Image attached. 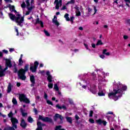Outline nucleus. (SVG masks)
Listing matches in <instances>:
<instances>
[{
  "label": "nucleus",
  "mask_w": 130,
  "mask_h": 130,
  "mask_svg": "<svg viewBox=\"0 0 130 130\" xmlns=\"http://www.w3.org/2000/svg\"><path fill=\"white\" fill-rule=\"evenodd\" d=\"M74 19H75V17L74 16H72L70 18V20L71 22H73L74 21Z\"/></svg>",
  "instance_id": "56"
},
{
  "label": "nucleus",
  "mask_w": 130,
  "mask_h": 130,
  "mask_svg": "<svg viewBox=\"0 0 130 130\" xmlns=\"http://www.w3.org/2000/svg\"><path fill=\"white\" fill-rule=\"evenodd\" d=\"M54 89L56 91H59V88H58V86H57V84H55L54 85Z\"/></svg>",
  "instance_id": "34"
},
{
  "label": "nucleus",
  "mask_w": 130,
  "mask_h": 130,
  "mask_svg": "<svg viewBox=\"0 0 130 130\" xmlns=\"http://www.w3.org/2000/svg\"><path fill=\"white\" fill-rule=\"evenodd\" d=\"M100 57L101 58H105V56L104 54L100 55Z\"/></svg>",
  "instance_id": "62"
},
{
  "label": "nucleus",
  "mask_w": 130,
  "mask_h": 130,
  "mask_svg": "<svg viewBox=\"0 0 130 130\" xmlns=\"http://www.w3.org/2000/svg\"><path fill=\"white\" fill-rule=\"evenodd\" d=\"M66 119L67 122H69V123H70V124H72L73 123V120L72 119V117H66Z\"/></svg>",
  "instance_id": "23"
},
{
  "label": "nucleus",
  "mask_w": 130,
  "mask_h": 130,
  "mask_svg": "<svg viewBox=\"0 0 130 130\" xmlns=\"http://www.w3.org/2000/svg\"><path fill=\"white\" fill-rule=\"evenodd\" d=\"M20 125L22 128H25L27 127V123H26V121H25L24 119L21 120Z\"/></svg>",
  "instance_id": "12"
},
{
  "label": "nucleus",
  "mask_w": 130,
  "mask_h": 130,
  "mask_svg": "<svg viewBox=\"0 0 130 130\" xmlns=\"http://www.w3.org/2000/svg\"><path fill=\"white\" fill-rule=\"evenodd\" d=\"M98 94L100 96H105V93L104 92H103V91H99V92L98 93Z\"/></svg>",
  "instance_id": "31"
},
{
  "label": "nucleus",
  "mask_w": 130,
  "mask_h": 130,
  "mask_svg": "<svg viewBox=\"0 0 130 130\" xmlns=\"http://www.w3.org/2000/svg\"><path fill=\"white\" fill-rule=\"evenodd\" d=\"M70 4H72V5L75 4V0H71L70 1H69L66 4V5H70Z\"/></svg>",
  "instance_id": "36"
},
{
  "label": "nucleus",
  "mask_w": 130,
  "mask_h": 130,
  "mask_svg": "<svg viewBox=\"0 0 130 130\" xmlns=\"http://www.w3.org/2000/svg\"><path fill=\"white\" fill-rule=\"evenodd\" d=\"M64 17L65 18V19H66V21H71V19H70V17H69V14L66 13L64 16Z\"/></svg>",
  "instance_id": "28"
},
{
  "label": "nucleus",
  "mask_w": 130,
  "mask_h": 130,
  "mask_svg": "<svg viewBox=\"0 0 130 130\" xmlns=\"http://www.w3.org/2000/svg\"><path fill=\"white\" fill-rule=\"evenodd\" d=\"M54 121H57V119L59 118L60 120V123H63V117L61 116V115L56 113L55 115L53 117Z\"/></svg>",
  "instance_id": "7"
},
{
  "label": "nucleus",
  "mask_w": 130,
  "mask_h": 130,
  "mask_svg": "<svg viewBox=\"0 0 130 130\" xmlns=\"http://www.w3.org/2000/svg\"><path fill=\"white\" fill-rule=\"evenodd\" d=\"M84 45L85 48H86V49L87 50H89V51H91V49H89V46L88 45L86 44V43H84Z\"/></svg>",
  "instance_id": "44"
},
{
  "label": "nucleus",
  "mask_w": 130,
  "mask_h": 130,
  "mask_svg": "<svg viewBox=\"0 0 130 130\" xmlns=\"http://www.w3.org/2000/svg\"><path fill=\"white\" fill-rule=\"evenodd\" d=\"M16 16L17 17L12 13H9V17L12 21H15L18 26L23 27V24H22V23L24 22V16L21 17V14L19 13L16 14Z\"/></svg>",
  "instance_id": "2"
},
{
  "label": "nucleus",
  "mask_w": 130,
  "mask_h": 130,
  "mask_svg": "<svg viewBox=\"0 0 130 130\" xmlns=\"http://www.w3.org/2000/svg\"><path fill=\"white\" fill-rule=\"evenodd\" d=\"M37 67H35V66H31L29 68V70L32 73H36V72L37 71Z\"/></svg>",
  "instance_id": "17"
},
{
  "label": "nucleus",
  "mask_w": 130,
  "mask_h": 130,
  "mask_svg": "<svg viewBox=\"0 0 130 130\" xmlns=\"http://www.w3.org/2000/svg\"><path fill=\"white\" fill-rule=\"evenodd\" d=\"M21 8L23 9L26 8V4L25 3V2H23L22 4L21 5Z\"/></svg>",
  "instance_id": "45"
},
{
  "label": "nucleus",
  "mask_w": 130,
  "mask_h": 130,
  "mask_svg": "<svg viewBox=\"0 0 130 130\" xmlns=\"http://www.w3.org/2000/svg\"><path fill=\"white\" fill-rule=\"evenodd\" d=\"M89 122H90V123H95V120H94V119L92 118H90L89 119Z\"/></svg>",
  "instance_id": "47"
},
{
  "label": "nucleus",
  "mask_w": 130,
  "mask_h": 130,
  "mask_svg": "<svg viewBox=\"0 0 130 130\" xmlns=\"http://www.w3.org/2000/svg\"><path fill=\"white\" fill-rule=\"evenodd\" d=\"M75 119L76 120H79V119H80V117H79V116H78V115H75Z\"/></svg>",
  "instance_id": "55"
},
{
  "label": "nucleus",
  "mask_w": 130,
  "mask_h": 130,
  "mask_svg": "<svg viewBox=\"0 0 130 130\" xmlns=\"http://www.w3.org/2000/svg\"><path fill=\"white\" fill-rule=\"evenodd\" d=\"M52 23L55 24L57 27L59 26V22L57 21V17L56 16H54V18L52 19Z\"/></svg>",
  "instance_id": "14"
},
{
  "label": "nucleus",
  "mask_w": 130,
  "mask_h": 130,
  "mask_svg": "<svg viewBox=\"0 0 130 130\" xmlns=\"http://www.w3.org/2000/svg\"><path fill=\"white\" fill-rule=\"evenodd\" d=\"M37 128H36V130H43V128L41 127V126H39V124H37Z\"/></svg>",
  "instance_id": "42"
},
{
  "label": "nucleus",
  "mask_w": 130,
  "mask_h": 130,
  "mask_svg": "<svg viewBox=\"0 0 130 130\" xmlns=\"http://www.w3.org/2000/svg\"><path fill=\"white\" fill-rule=\"evenodd\" d=\"M48 87L49 89H52V88H53V84L50 82L48 83Z\"/></svg>",
  "instance_id": "41"
},
{
  "label": "nucleus",
  "mask_w": 130,
  "mask_h": 130,
  "mask_svg": "<svg viewBox=\"0 0 130 130\" xmlns=\"http://www.w3.org/2000/svg\"><path fill=\"white\" fill-rule=\"evenodd\" d=\"M9 9L11 12H13L15 9V6L9 4Z\"/></svg>",
  "instance_id": "30"
},
{
  "label": "nucleus",
  "mask_w": 130,
  "mask_h": 130,
  "mask_svg": "<svg viewBox=\"0 0 130 130\" xmlns=\"http://www.w3.org/2000/svg\"><path fill=\"white\" fill-rule=\"evenodd\" d=\"M96 46L99 45H103V43H102V40H99L98 41L97 43L96 44Z\"/></svg>",
  "instance_id": "29"
},
{
  "label": "nucleus",
  "mask_w": 130,
  "mask_h": 130,
  "mask_svg": "<svg viewBox=\"0 0 130 130\" xmlns=\"http://www.w3.org/2000/svg\"><path fill=\"white\" fill-rule=\"evenodd\" d=\"M6 67H8V68H11L13 67V64H12V61L10 59H6Z\"/></svg>",
  "instance_id": "13"
},
{
  "label": "nucleus",
  "mask_w": 130,
  "mask_h": 130,
  "mask_svg": "<svg viewBox=\"0 0 130 130\" xmlns=\"http://www.w3.org/2000/svg\"><path fill=\"white\" fill-rule=\"evenodd\" d=\"M61 10H67V7L66 6H63L61 8Z\"/></svg>",
  "instance_id": "63"
},
{
  "label": "nucleus",
  "mask_w": 130,
  "mask_h": 130,
  "mask_svg": "<svg viewBox=\"0 0 130 130\" xmlns=\"http://www.w3.org/2000/svg\"><path fill=\"white\" fill-rule=\"evenodd\" d=\"M107 51V49H104L103 51V54H105Z\"/></svg>",
  "instance_id": "61"
},
{
  "label": "nucleus",
  "mask_w": 130,
  "mask_h": 130,
  "mask_svg": "<svg viewBox=\"0 0 130 130\" xmlns=\"http://www.w3.org/2000/svg\"><path fill=\"white\" fill-rule=\"evenodd\" d=\"M93 112L92 110L90 111V113H89L90 117H92L93 116Z\"/></svg>",
  "instance_id": "49"
},
{
  "label": "nucleus",
  "mask_w": 130,
  "mask_h": 130,
  "mask_svg": "<svg viewBox=\"0 0 130 130\" xmlns=\"http://www.w3.org/2000/svg\"><path fill=\"white\" fill-rule=\"evenodd\" d=\"M6 76V74H5V72L3 70L0 71V78H2V77H4Z\"/></svg>",
  "instance_id": "35"
},
{
  "label": "nucleus",
  "mask_w": 130,
  "mask_h": 130,
  "mask_svg": "<svg viewBox=\"0 0 130 130\" xmlns=\"http://www.w3.org/2000/svg\"><path fill=\"white\" fill-rule=\"evenodd\" d=\"M29 67H30V66L29 65V64H26L24 66V68L23 69V70L24 71V72L25 73H27V72H29Z\"/></svg>",
  "instance_id": "21"
},
{
  "label": "nucleus",
  "mask_w": 130,
  "mask_h": 130,
  "mask_svg": "<svg viewBox=\"0 0 130 130\" xmlns=\"http://www.w3.org/2000/svg\"><path fill=\"white\" fill-rule=\"evenodd\" d=\"M11 122L12 124H16L18 123L19 122V121L18 120V119L14 117H12L11 118Z\"/></svg>",
  "instance_id": "20"
},
{
  "label": "nucleus",
  "mask_w": 130,
  "mask_h": 130,
  "mask_svg": "<svg viewBox=\"0 0 130 130\" xmlns=\"http://www.w3.org/2000/svg\"><path fill=\"white\" fill-rule=\"evenodd\" d=\"M115 86H116V89H120L121 90L122 94L123 93V91H126V90H127V86L122 85L120 82L117 83Z\"/></svg>",
  "instance_id": "6"
},
{
  "label": "nucleus",
  "mask_w": 130,
  "mask_h": 130,
  "mask_svg": "<svg viewBox=\"0 0 130 130\" xmlns=\"http://www.w3.org/2000/svg\"><path fill=\"white\" fill-rule=\"evenodd\" d=\"M18 76L19 77V79L22 80L23 81H25L26 80V72H24V69L21 68L17 72Z\"/></svg>",
  "instance_id": "3"
},
{
  "label": "nucleus",
  "mask_w": 130,
  "mask_h": 130,
  "mask_svg": "<svg viewBox=\"0 0 130 130\" xmlns=\"http://www.w3.org/2000/svg\"><path fill=\"white\" fill-rule=\"evenodd\" d=\"M95 122L98 124H99L100 125H101V124H103L105 126L107 124V122L105 120H102L101 119H99L98 120H95Z\"/></svg>",
  "instance_id": "9"
},
{
  "label": "nucleus",
  "mask_w": 130,
  "mask_h": 130,
  "mask_svg": "<svg viewBox=\"0 0 130 130\" xmlns=\"http://www.w3.org/2000/svg\"><path fill=\"white\" fill-rule=\"evenodd\" d=\"M123 39H124V40H126L127 39H128V36L124 35L123 36Z\"/></svg>",
  "instance_id": "52"
},
{
  "label": "nucleus",
  "mask_w": 130,
  "mask_h": 130,
  "mask_svg": "<svg viewBox=\"0 0 130 130\" xmlns=\"http://www.w3.org/2000/svg\"><path fill=\"white\" fill-rule=\"evenodd\" d=\"M39 119L40 120H42L44 122H49L50 123H52V124H54V122H53V120L52 118L48 117H43L42 115L39 116Z\"/></svg>",
  "instance_id": "4"
},
{
  "label": "nucleus",
  "mask_w": 130,
  "mask_h": 130,
  "mask_svg": "<svg viewBox=\"0 0 130 130\" xmlns=\"http://www.w3.org/2000/svg\"><path fill=\"white\" fill-rule=\"evenodd\" d=\"M56 108H58V109H64V110H67V107L64 105L60 106H59V104H57L56 105Z\"/></svg>",
  "instance_id": "18"
},
{
  "label": "nucleus",
  "mask_w": 130,
  "mask_h": 130,
  "mask_svg": "<svg viewBox=\"0 0 130 130\" xmlns=\"http://www.w3.org/2000/svg\"><path fill=\"white\" fill-rule=\"evenodd\" d=\"M46 74L47 76V77H49V76H51L50 75V72L49 71H47Z\"/></svg>",
  "instance_id": "53"
},
{
  "label": "nucleus",
  "mask_w": 130,
  "mask_h": 130,
  "mask_svg": "<svg viewBox=\"0 0 130 130\" xmlns=\"http://www.w3.org/2000/svg\"><path fill=\"white\" fill-rule=\"evenodd\" d=\"M44 32L46 35V36H47L48 37H49V36H50V34H49V32H48V31L45 29H44Z\"/></svg>",
  "instance_id": "37"
},
{
  "label": "nucleus",
  "mask_w": 130,
  "mask_h": 130,
  "mask_svg": "<svg viewBox=\"0 0 130 130\" xmlns=\"http://www.w3.org/2000/svg\"><path fill=\"white\" fill-rule=\"evenodd\" d=\"M30 81L31 83L30 84V87H34V86H35V84H36L35 82V77H34V75H31L30 76Z\"/></svg>",
  "instance_id": "11"
},
{
  "label": "nucleus",
  "mask_w": 130,
  "mask_h": 130,
  "mask_svg": "<svg viewBox=\"0 0 130 130\" xmlns=\"http://www.w3.org/2000/svg\"><path fill=\"white\" fill-rule=\"evenodd\" d=\"M14 127H15V128H17V126L16 124H12V127L10 126L5 127L3 130H16Z\"/></svg>",
  "instance_id": "10"
},
{
  "label": "nucleus",
  "mask_w": 130,
  "mask_h": 130,
  "mask_svg": "<svg viewBox=\"0 0 130 130\" xmlns=\"http://www.w3.org/2000/svg\"><path fill=\"white\" fill-rule=\"evenodd\" d=\"M12 87L13 85H12V84H11V83H9L7 87V93H11Z\"/></svg>",
  "instance_id": "19"
},
{
  "label": "nucleus",
  "mask_w": 130,
  "mask_h": 130,
  "mask_svg": "<svg viewBox=\"0 0 130 130\" xmlns=\"http://www.w3.org/2000/svg\"><path fill=\"white\" fill-rule=\"evenodd\" d=\"M27 121L30 123H32L33 121H34V120H33V118L31 116H29L27 118Z\"/></svg>",
  "instance_id": "27"
},
{
  "label": "nucleus",
  "mask_w": 130,
  "mask_h": 130,
  "mask_svg": "<svg viewBox=\"0 0 130 130\" xmlns=\"http://www.w3.org/2000/svg\"><path fill=\"white\" fill-rule=\"evenodd\" d=\"M37 124H38L41 127H42L43 126H46V124L44 123H42L41 121H37Z\"/></svg>",
  "instance_id": "24"
},
{
  "label": "nucleus",
  "mask_w": 130,
  "mask_h": 130,
  "mask_svg": "<svg viewBox=\"0 0 130 130\" xmlns=\"http://www.w3.org/2000/svg\"><path fill=\"white\" fill-rule=\"evenodd\" d=\"M19 100L20 102H24L26 104H29L30 103V100L27 98V96L25 94H20L19 95Z\"/></svg>",
  "instance_id": "5"
},
{
  "label": "nucleus",
  "mask_w": 130,
  "mask_h": 130,
  "mask_svg": "<svg viewBox=\"0 0 130 130\" xmlns=\"http://www.w3.org/2000/svg\"><path fill=\"white\" fill-rule=\"evenodd\" d=\"M69 103L71 105H74V101L72 99H69Z\"/></svg>",
  "instance_id": "40"
},
{
  "label": "nucleus",
  "mask_w": 130,
  "mask_h": 130,
  "mask_svg": "<svg viewBox=\"0 0 130 130\" xmlns=\"http://www.w3.org/2000/svg\"><path fill=\"white\" fill-rule=\"evenodd\" d=\"M90 88L89 89L90 92H91L92 94H96L97 93V89L96 88H97V86H96V85L92 84L90 86Z\"/></svg>",
  "instance_id": "8"
},
{
  "label": "nucleus",
  "mask_w": 130,
  "mask_h": 130,
  "mask_svg": "<svg viewBox=\"0 0 130 130\" xmlns=\"http://www.w3.org/2000/svg\"><path fill=\"white\" fill-rule=\"evenodd\" d=\"M36 24H40L41 27H42V28H43V27H44V24H43V22H42V21L41 20H40L39 18H38L36 20Z\"/></svg>",
  "instance_id": "16"
},
{
  "label": "nucleus",
  "mask_w": 130,
  "mask_h": 130,
  "mask_svg": "<svg viewBox=\"0 0 130 130\" xmlns=\"http://www.w3.org/2000/svg\"><path fill=\"white\" fill-rule=\"evenodd\" d=\"M55 3H56V10H58L59 9V3H58V0H55Z\"/></svg>",
  "instance_id": "26"
},
{
  "label": "nucleus",
  "mask_w": 130,
  "mask_h": 130,
  "mask_svg": "<svg viewBox=\"0 0 130 130\" xmlns=\"http://www.w3.org/2000/svg\"><path fill=\"white\" fill-rule=\"evenodd\" d=\"M27 7H30V1L29 0H26L25 1Z\"/></svg>",
  "instance_id": "48"
},
{
  "label": "nucleus",
  "mask_w": 130,
  "mask_h": 130,
  "mask_svg": "<svg viewBox=\"0 0 130 130\" xmlns=\"http://www.w3.org/2000/svg\"><path fill=\"white\" fill-rule=\"evenodd\" d=\"M25 111V110H23L22 108H20V112L22 114V115L23 117H25V116H27L28 115V113L24 112Z\"/></svg>",
  "instance_id": "22"
},
{
  "label": "nucleus",
  "mask_w": 130,
  "mask_h": 130,
  "mask_svg": "<svg viewBox=\"0 0 130 130\" xmlns=\"http://www.w3.org/2000/svg\"><path fill=\"white\" fill-rule=\"evenodd\" d=\"M34 111L36 115L38 114V111L37 110V109H36V108L34 109Z\"/></svg>",
  "instance_id": "50"
},
{
  "label": "nucleus",
  "mask_w": 130,
  "mask_h": 130,
  "mask_svg": "<svg viewBox=\"0 0 130 130\" xmlns=\"http://www.w3.org/2000/svg\"><path fill=\"white\" fill-rule=\"evenodd\" d=\"M126 23H127V24H128V25H130V19H127L126 20Z\"/></svg>",
  "instance_id": "64"
},
{
  "label": "nucleus",
  "mask_w": 130,
  "mask_h": 130,
  "mask_svg": "<svg viewBox=\"0 0 130 130\" xmlns=\"http://www.w3.org/2000/svg\"><path fill=\"white\" fill-rule=\"evenodd\" d=\"M74 9L75 10H76V16H77V17H79L80 16H81V12L80 11V9L79 8V7L78 6H76L74 7Z\"/></svg>",
  "instance_id": "15"
},
{
  "label": "nucleus",
  "mask_w": 130,
  "mask_h": 130,
  "mask_svg": "<svg viewBox=\"0 0 130 130\" xmlns=\"http://www.w3.org/2000/svg\"><path fill=\"white\" fill-rule=\"evenodd\" d=\"M9 117H13V112H10L9 114H8Z\"/></svg>",
  "instance_id": "51"
},
{
  "label": "nucleus",
  "mask_w": 130,
  "mask_h": 130,
  "mask_svg": "<svg viewBox=\"0 0 130 130\" xmlns=\"http://www.w3.org/2000/svg\"><path fill=\"white\" fill-rule=\"evenodd\" d=\"M15 31L17 32V36H19V31L18 30V28L15 29Z\"/></svg>",
  "instance_id": "59"
},
{
  "label": "nucleus",
  "mask_w": 130,
  "mask_h": 130,
  "mask_svg": "<svg viewBox=\"0 0 130 130\" xmlns=\"http://www.w3.org/2000/svg\"><path fill=\"white\" fill-rule=\"evenodd\" d=\"M44 98H45V99L46 100H47L48 98V95H47V94L46 93V92H44Z\"/></svg>",
  "instance_id": "46"
},
{
  "label": "nucleus",
  "mask_w": 130,
  "mask_h": 130,
  "mask_svg": "<svg viewBox=\"0 0 130 130\" xmlns=\"http://www.w3.org/2000/svg\"><path fill=\"white\" fill-rule=\"evenodd\" d=\"M108 97L110 99H113L114 101H117L120 97H122V91L120 89L114 88L113 92L108 94Z\"/></svg>",
  "instance_id": "1"
},
{
  "label": "nucleus",
  "mask_w": 130,
  "mask_h": 130,
  "mask_svg": "<svg viewBox=\"0 0 130 130\" xmlns=\"http://www.w3.org/2000/svg\"><path fill=\"white\" fill-rule=\"evenodd\" d=\"M12 103L14 105H17L18 104V102H17V100L15 98L12 99Z\"/></svg>",
  "instance_id": "32"
},
{
  "label": "nucleus",
  "mask_w": 130,
  "mask_h": 130,
  "mask_svg": "<svg viewBox=\"0 0 130 130\" xmlns=\"http://www.w3.org/2000/svg\"><path fill=\"white\" fill-rule=\"evenodd\" d=\"M13 73H14V74L18 73V68H17V66H14V68L13 69Z\"/></svg>",
  "instance_id": "39"
},
{
  "label": "nucleus",
  "mask_w": 130,
  "mask_h": 130,
  "mask_svg": "<svg viewBox=\"0 0 130 130\" xmlns=\"http://www.w3.org/2000/svg\"><path fill=\"white\" fill-rule=\"evenodd\" d=\"M94 10V15H95V14H96V13H97V9H96V7H93Z\"/></svg>",
  "instance_id": "60"
},
{
  "label": "nucleus",
  "mask_w": 130,
  "mask_h": 130,
  "mask_svg": "<svg viewBox=\"0 0 130 130\" xmlns=\"http://www.w3.org/2000/svg\"><path fill=\"white\" fill-rule=\"evenodd\" d=\"M9 51H10V52H13V51H15V49H14V48H10L9 49Z\"/></svg>",
  "instance_id": "58"
},
{
  "label": "nucleus",
  "mask_w": 130,
  "mask_h": 130,
  "mask_svg": "<svg viewBox=\"0 0 130 130\" xmlns=\"http://www.w3.org/2000/svg\"><path fill=\"white\" fill-rule=\"evenodd\" d=\"M47 80L49 83L52 82V76L51 75L47 76Z\"/></svg>",
  "instance_id": "25"
},
{
  "label": "nucleus",
  "mask_w": 130,
  "mask_h": 130,
  "mask_svg": "<svg viewBox=\"0 0 130 130\" xmlns=\"http://www.w3.org/2000/svg\"><path fill=\"white\" fill-rule=\"evenodd\" d=\"M91 46L92 48H96V45L94 43L91 44Z\"/></svg>",
  "instance_id": "57"
},
{
  "label": "nucleus",
  "mask_w": 130,
  "mask_h": 130,
  "mask_svg": "<svg viewBox=\"0 0 130 130\" xmlns=\"http://www.w3.org/2000/svg\"><path fill=\"white\" fill-rule=\"evenodd\" d=\"M23 63H24V61H23V59H19L18 60V65L23 66Z\"/></svg>",
  "instance_id": "33"
},
{
  "label": "nucleus",
  "mask_w": 130,
  "mask_h": 130,
  "mask_svg": "<svg viewBox=\"0 0 130 130\" xmlns=\"http://www.w3.org/2000/svg\"><path fill=\"white\" fill-rule=\"evenodd\" d=\"M47 104H49V105H52V106H53V103H52V102L50 100H47Z\"/></svg>",
  "instance_id": "43"
},
{
  "label": "nucleus",
  "mask_w": 130,
  "mask_h": 130,
  "mask_svg": "<svg viewBox=\"0 0 130 130\" xmlns=\"http://www.w3.org/2000/svg\"><path fill=\"white\" fill-rule=\"evenodd\" d=\"M3 52L5 53L6 54H8V53H9V51L8 50H3Z\"/></svg>",
  "instance_id": "54"
},
{
  "label": "nucleus",
  "mask_w": 130,
  "mask_h": 130,
  "mask_svg": "<svg viewBox=\"0 0 130 130\" xmlns=\"http://www.w3.org/2000/svg\"><path fill=\"white\" fill-rule=\"evenodd\" d=\"M34 67H35L36 68H38V66H39V62L37 61H35L34 63Z\"/></svg>",
  "instance_id": "38"
}]
</instances>
